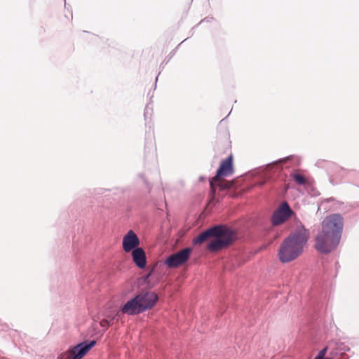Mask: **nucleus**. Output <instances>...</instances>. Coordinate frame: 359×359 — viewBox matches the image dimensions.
<instances>
[{"mask_svg": "<svg viewBox=\"0 0 359 359\" xmlns=\"http://www.w3.org/2000/svg\"><path fill=\"white\" fill-rule=\"evenodd\" d=\"M343 226L344 220L341 215L327 216L321 223V230L316 236V250L323 254L334 251L340 242Z\"/></svg>", "mask_w": 359, "mask_h": 359, "instance_id": "f257e3e1", "label": "nucleus"}, {"mask_svg": "<svg viewBox=\"0 0 359 359\" xmlns=\"http://www.w3.org/2000/svg\"><path fill=\"white\" fill-rule=\"evenodd\" d=\"M236 238L235 231L226 226L219 225L212 226L201 233L194 238L193 243L200 245L212 238L207 248L210 252H215L231 245Z\"/></svg>", "mask_w": 359, "mask_h": 359, "instance_id": "f03ea898", "label": "nucleus"}, {"mask_svg": "<svg viewBox=\"0 0 359 359\" xmlns=\"http://www.w3.org/2000/svg\"><path fill=\"white\" fill-rule=\"evenodd\" d=\"M308 238L309 232L304 228L290 235L280 247L278 257L280 262L287 263L297 258L302 253Z\"/></svg>", "mask_w": 359, "mask_h": 359, "instance_id": "7ed1b4c3", "label": "nucleus"}, {"mask_svg": "<svg viewBox=\"0 0 359 359\" xmlns=\"http://www.w3.org/2000/svg\"><path fill=\"white\" fill-rule=\"evenodd\" d=\"M191 248H187L171 255L165 260V264L170 268H176L184 264L189 258Z\"/></svg>", "mask_w": 359, "mask_h": 359, "instance_id": "20e7f679", "label": "nucleus"}, {"mask_svg": "<svg viewBox=\"0 0 359 359\" xmlns=\"http://www.w3.org/2000/svg\"><path fill=\"white\" fill-rule=\"evenodd\" d=\"M95 341L83 342L74 346L67 353V359H81L95 344Z\"/></svg>", "mask_w": 359, "mask_h": 359, "instance_id": "39448f33", "label": "nucleus"}, {"mask_svg": "<svg viewBox=\"0 0 359 359\" xmlns=\"http://www.w3.org/2000/svg\"><path fill=\"white\" fill-rule=\"evenodd\" d=\"M292 214V210L287 203H283L273 213L271 221L273 225H279L287 220Z\"/></svg>", "mask_w": 359, "mask_h": 359, "instance_id": "423d86ee", "label": "nucleus"}, {"mask_svg": "<svg viewBox=\"0 0 359 359\" xmlns=\"http://www.w3.org/2000/svg\"><path fill=\"white\" fill-rule=\"evenodd\" d=\"M233 172V156L231 154L227 158L222 161L217 171V174L211 179V184L220 177H227Z\"/></svg>", "mask_w": 359, "mask_h": 359, "instance_id": "0eeeda50", "label": "nucleus"}, {"mask_svg": "<svg viewBox=\"0 0 359 359\" xmlns=\"http://www.w3.org/2000/svg\"><path fill=\"white\" fill-rule=\"evenodd\" d=\"M137 297L143 311L151 309L158 301V295L154 292H141Z\"/></svg>", "mask_w": 359, "mask_h": 359, "instance_id": "6e6552de", "label": "nucleus"}, {"mask_svg": "<svg viewBox=\"0 0 359 359\" xmlns=\"http://www.w3.org/2000/svg\"><path fill=\"white\" fill-rule=\"evenodd\" d=\"M139 245L140 239L133 230L128 231L123 238L122 245L126 252H131L137 248Z\"/></svg>", "mask_w": 359, "mask_h": 359, "instance_id": "1a4fd4ad", "label": "nucleus"}, {"mask_svg": "<svg viewBox=\"0 0 359 359\" xmlns=\"http://www.w3.org/2000/svg\"><path fill=\"white\" fill-rule=\"evenodd\" d=\"M121 311L128 315H136L143 312L137 296L127 302L121 308Z\"/></svg>", "mask_w": 359, "mask_h": 359, "instance_id": "9d476101", "label": "nucleus"}, {"mask_svg": "<svg viewBox=\"0 0 359 359\" xmlns=\"http://www.w3.org/2000/svg\"><path fill=\"white\" fill-rule=\"evenodd\" d=\"M233 186L232 182L226 181L222 177H220L218 179V180H216L214 183L211 184V180H210V201H212L215 197L216 194V187H218L219 189L221 191L226 190L230 189Z\"/></svg>", "mask_w": 359, "mask_h": 359, "instance_id": "9b49d317", "label": "nucleus"}, {"mask_svg": "<svg viewBox=\"0 0 359 359\" xmlns=\"http://www.w3.org/2000/svg\"><path fill=\"white\" fill-rule=\"evenodd\" d=\"M132 257L135 265L140 269H144L147 264V258L144 250L137 248L132 250Z\"/></svg>", "mask_w": 359, "mask_h": 359, "instance_id": "f8f14e48", "label": "nucleus"}, {"mask_svg": "<svg viewBox=\"0 0 359 359\" xmlns=\"http://www.w3.org/2000/svg\"><path fill=\"white\" fill-rule=\"evenodd\" d=\"M291 177L294 180V182L299 185L306 186L310 184L309 180L305 176L300 174L297 171L291 174Z\"/></svg>", "mask_w": 359, "mask_h": 359, "instance_id": "ddd939ff", "label": "nucleus"}, {"mask_svg": "<svg viewBox=\"0 0 359 359\" xmlns=\"http://www.w3.org/2000/svg\"><path fill=\"white\" fill-rule=\"evenodd\" d=\"M325 351H326V348L320 351V352L319 353L318 356L316 357L315 359H321V358L325 355Z\"/></svg>", "mask_w": 359, "mask_h": 359, "instance_id": "4468645a", "label": "nucleus"}, {"mask_svg": "<svg viewBox=\"0 0 359 359\" xmlns=\"http://www.w3.org/2000/svg\"><path fill=\"white\" fill-rule=\"evenodd\" d=\"M100 325H101L102 326H107V325H108V322H107V320H102V321L100 322Z\"/></svg>", "mask_w": 359, "mask_h": 359, "instance_id": "2eb2a0df", "label": "nucleus"}, {"mask_svg": "<svg viewBox=\"0 0 359 359\" xmlns=\"http://www.w3.org/2000/svg\"><path fill=\"white\" fill-rule=\"evenodd\" d=\"M151 271L147 276V278H148L149 276H151Z\"/></svg>", "mask_w": 359, "mask_h": 359, "instance_id": "dca6fc26", "label": "nucleus"}]
</instances>
